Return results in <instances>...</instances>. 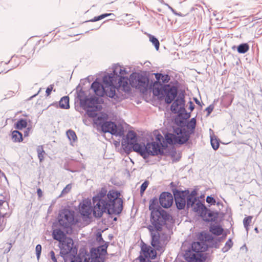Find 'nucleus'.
<instances>
[{
	"mask_svg": "<svg viewBox=\"0 0 262 262\" xmlns=\"http://www.w3.org/2000/svg\"><path fill=\"white\" fill-rule=\"evenodd\" d=\"M164 191L160 195L159 199L154 197L149 201V210L150 211V221L151 225L147 226L151 237V246L143 243L141 252L143 255H140V262H151L148 258L155 259L157 256L156 251L162 249L160 242V234L164 227Z\"/></svg>",
	"mask_w": 262,
	"mask_h": 262,
	"instance_id": "obj_1",
	"label": "nucleus"
},
{
	"mask_svg": "<svg viewBox=\"0 0 262 262\" xmlns=\"http://www.w3.org/2000/svg\"><path fill=\"white\" fill-rule=\"evenodd\" d=\"M106 193L107 190L102 188L93 197V215L95 217H101L104 212L117 215L122 211L123 201L120 192L110 190Z\"/></svg>",
	"mask_w": 262,
	"mask_h": 262,
	"instance_id": "obj_2",
	"label": "nucleus"
},
{
	"mask_svg": "<svg viewBox=\"0 0 262 262\" xmlns=\"http://www.w3.org/2000/svg\"><path fill=\"white\" fill-rule=\"evenodd\" d=\"M127 74L125 68L116 64L113 66V73L105 75L103 77V82L105 85L104 95L116 99L119 98L116 90L118 92L123 91L129 93L130 87L128 83V78L124 76Z\"/></svg>",
	"mask_w": 262,
	"mask_h": 262,
	"instance_id": "obj_3",
	"label": "nucleus"
},
{
	"mask_svg": "<svg viewBox=\"0 0 262 262\" xmlns=\"http://www.w3.org/2000/svg\"><path fill=\"white\" fill-rule=\"evenodd\" d=\"M122 146L124 151L129 153L132 150L139 154L144 159L151 156L162 154V150L160 149V145L156 142L144 143L137 142V134L133 130H129L126 136V140L122 142Z\"/></svg>",
	"mask_w": 262,
	"mask_h": 262,
	"instance_id": "obj_4",
	"label": "nucleus"
},
{
	"mask_svg": "<svg viewBox=\"0 0 262 262\" xmlns=\"http://www.w3.org/2000/svg\"><path fill=\"white\" fill-rule=\"evenodd\" d=\"M176 73L171 71L165 74V103L170 104L178 97V82L174 78Z\"/></svg>",
	"mask_w": 262,
	"mask_h": 262,
	"instance_id": "obj_5",
	"label": "nucleus"
},
{
	"mask_svg": "<svg viewBox=\"0 0 262 262\" xmlns=\"http://www.w3.org/2000/svg\"><path fill=\"white\" fill-rule=\"evenodd\" d=\"M129 86L139 89L140 92L144 93L149 90V79L145 75L139 73H133L128 79Z\"/></svg>",
	"mask_w": 262,
	"mask_h": 262,
	"instance_id": "obj_6",
	"label": "nucleus"
},
{
	"mask_svg": "<svg viewBox=\"0 0 262 262\" xmlns=\"http://www.w3.org/2000/svg\"><path fill=\"white\" fill-rule=\"evenodd\" d=\"M189 137L185 130L179 127L173 128L172 133L165 135V141L171 145L183 144L186 143Z\"/></svg>",
	"mask_w": 262,
	"mask_h": 262,
	"instance_id": "obj_7",
	"label": "nucleus"
},
{
	"mask_svg": "<svg viewBox=\"0 0 262 262\" xmlns=\"http://www.w3.org/2000/svg\"><path fill=\"white\" fill-rule=\"evenodd\" d=\"M76 222L74 211L64 209L59 212L58 223L60 226L64 228H71Z\"/></svg>",
	"mask_w": 262,
	"mask_h": 262,
	"instance_id": "obj_8",
	"label": "nucleus"
},
{
	"mask_svg": "<svg viewBox=\"0 0 262 262\" xmlns=\"http://www.w3.org/2000/svg\"><path fill=\"white\" fill-rule=\"evenodd\" d=\"M185 96L183 94H180L174 99L171 105L170 110L174 114H178L179 116L184 118L190 117V114L187 113L185 108Z\"/></svg>",
	"mask_w": 262,
	"mask_h": 262,
	"instance_id": "obj_9",
	"label": "nucleus"
},
{
	"mask_svg": "<svg viewBox=\"0 0 262 262\" xmlns=\"http://www.w3.org/2000/svg\"><path fill=\"white\" fill-rule=\"evenodd\" d=\"M156 81L150 83L149 90L152 91L153 95L157 96L160 99H164V84L160 81L162 80L164 83V74L162 73H154Z\"/></svg>",
	"mask_w": 262,
	"mask_h": 262,
	"instance_id": "obj_10",
	"label": "nucleus"
},
{
	"mask_svg": "<svg viewBox=\"0 0 262 262\" xmlns=\"http://www.w3.org/2000/svg\"><path fill=\"white\" fill-rule=\"evenodd\" d=\"M101 129L104 133H109L113 135L122 137L124 136V128L121 125H117L112 121H105L101 124Z\"/></svg>",
	"mask_w": 262,
	"mask_h": 262,
	"instance_id": "obj_11",
	"label": "nucleus"
},
{
	"mask_svg": "<svg viewBox=\"0 0 262 262\" xmlns=\"http://www.w3.org/2000/svg\"><path fill=\"white\" fill-rule=\"evenodd\" d=\"M77 249L74 247L73 240L70 237H67L62 241V245L60 254L61 256L71 253L72 254H77Z\"/></svg>",
	"mask_w": 262,
	"mask_h": 262,
	"instance_id": "obj_12",
	"label": "nucleus"
},
{
	"mask_svg": "<svg viewBox=\"0 0 262 262\" xmlns=\"http://www.w3.org/2000/svg\"><path fill=\"white\" fill-rule=\"evenodd\" d=\"M173 195L177 208L179 210L184 209L187 204V198L184 192L175 190H173Z\"/></svg>",
	"mask_w": 262,
	"mask_h": 262,
	"instance_id": "obj_13",
	"label": "nucleus"
},
{
	"mask_svg": "<svg viewBox=\"0 0 262 262\" xmlns=\"http://www.w3.org/2000/svg\"><path fill=\"white\" fill-rule=\"evenodd\" d=\"M79 211L81 215L89 217L91 213L93 212L91 201L83 200L81 202L79 205Z\"/></svg>",
	"mask_w": 262,
	"mask_h": 262,
	"instance_id": "obj_14",
	"label": "nucleus"
},
{
	"mask_svg": "<svg viewBox=\"0 0 262 262\" xmlns=\"http://www.w3.org/2000/svg\"><path fill=\"white\" fill-rule=\"evenodd\" d=\"M91 89L95 94L100 97H103L105 92V86H103L101 83L95 81L91 84Z\"/></svg>",
	"mask_w": 262,
	"mask_h": 262,
	"instance_id": "obj_15",
	"label": "nucleus"
},
{
	"mask_svg": "<svg viewBox=\"0 0 262 262\" xmlns=\"http://www.w3.org/2000/svg\"><path fill=\"white\" fill-rule=\"evenodd\" d=\"M190 207H192L193 210L200 214L201 216L206 214L208 211L206 207L198 200L192 205H190Z\"/></svg>",
	"mask_w": 262,
	"mask_h": 262,
	"instance_id": "obj_16",
	"label": "nucleus"
},
{
	"mask_svg": "<svg viewBox=\"0 0 262 262\" xmlns=\"http://www.w3.org/2000/svg\"><path fill=\"white\" fill-rule=\"evenodd\" d=\"M108 247V243H105L104 244L99 246L97 248H92L90 251L91 253L94 255L97 254L100 256L104 257L107 253V248Z\"/></svg>",
	"mask_w": 262,
	"mask_h": 262,
	"instance_id": "obj_17",
	"label": "nucleus"
},
{
	"mask_svg": "<svg viewBox=\"0 0 262 262\" xmlns=\"http://www.w3.org/2000/svg\"><path fill=\"white\" fill-rule=\"evenodd\" d=\"M191 248L192 250L195 252L192 254H202V252L206 250L207 246L204 242H194L192 243Z\"/></svg>",
	"mask_w": 262,
	"mask_h": 262,
	"instance_id": "obj_18",
	"label": "nucleus"
},
{
	"mask_svg": "<svg viewBox=\"0 0 262 262\" xmlns=\"http://www.w3.org/2000/svg\"><path fill=\"white\" fill-rule=\"evenodd\" d=\"M186 260L189 262H204L205 258L202 254H190L189 256L186 257Z\"/></svg>",
	"mask_w": 262,
	"mask_h": 262,
	"instance_id": "obj_19",
	"label": "nucleus"
},
{
	"mask_svg": "<svg viewBox=\"0 0 262 262\" xmlns=\"http://www.w3.org/2000/svg\"><path fill=\"white\" fill-rule=\"evenodd\" d=\"M101 100L96 97L88 98V102L86 105L82 108L84 110H86L87 107H93L94 106L99 105L101 103Z\"/></svg>",
	"mask_w": 262,
	"mask_h": 262,
	"instance_id": "obj_20",
	"label": "nucleus"
},
{
	"mask_svg": "<svg viewBox=\"0 0 262 262\" xmlns=\"http://www.w3.org/2000/svg\"><path fill=\"white\" fill-rule=\"evenodd\" d=\"M53 238L59 242H61L67 238L66 234L60 229H55L52 233Z\"/></svg>",
	"mask_w": 262,
	"mask_h": 262,
	"instance_id": "obj_21",
	"label": "nucleus"
},
{
	"mask_svg": "<svg viewBox=\"0 0 262 262\" xmlns=\"http://www.w3.org/2000/svg\"><path fill=\"white\" fill-rule=\"evenodd\" d=\"M77 98L80 101V106L82 108H84L88 102V98L85 94V92L81 90H80L79 92L77 93Z\"/></svg>",
	"mask_w": 262,
	"mask_h": 262,
	"instance_id": "obj_22",
	"label": "nucleus"
},
{
	"mask_svg": "<svg viewBox=\"0 0 262 262\" xmlns=\"http://www.w3.org/2000/svg\"><path fill=\"white\" fill-rule=\"evenodd\" d=\"M102 109L101 105L94 106L93 107H87L86 109V114L89 117L91 118H94L96 117L97 113V112L100 111Z\"/></svg>",
	"mask_w": 262,
	"mask_h": 262,
	"instance_id": "obj_23",
	"label": "nucleus"
},
{
	"mask_svg": "<svg viewBox=\"0 0 262 262\" xmlns=\"http://www.w3.org/2000/svg\"><path fill=\"white\" fill-rule=\"evenodd\" d=\"M197 193L195 190L191 191V193L187 198V206L190 207V205H192L197 201L196 195Z\"/></svg>",
	"mask_w": 262,
	"mask_h": 262,
	"instance_id": "obj_24",
	"label": "nucleus"
},
{
	"mask_svg": "<svg viewBox=\"0 0 262 262\" xmlns=\"http://www.w3.org/2000/svg\"><path fill=\"white\" fill-rule=\"evenodd\" d=\"M173 202L172 195L170 193L165 192V208L170 207Z\"/></svg>",
	"mask_w": 262,
	"mask_h": 262,
	"instance_id": "obj_25",
	"label": "nucleus"
},
{
	"mask_svg": "<svg viewBox=\"0 0 262 262\" xmlns=\"http://www.w3.org/2000/svg\"><path fill=\"white\" fill-rule=\"evenodd\" d=\"M59 106L63 109H68L70 108L69 97L64 96L61 98L59 102Z\"/></svg>",
	"mask_w": 262,
	"mask_h": 262,
	"instance_id": "obj_26",
	"label": "nucleus"
},
{
	"mask_svg": "<svg viewBox=\"0 0 262 262\" xmlns=\"http://www.w3.org/2000/svg\"><path fill=\"white\" fill-rule=\"evenodd\" d=\"M210 231L215 235H220L223 232V229L219 225H212L210 227Z\"/></svg>",
	"mask_w": 262,
	"mask_h": 262,
	"instance_id": "obj_27",
	"label": "nucleus"
},
{
	"mask_svg": "<svg viewBox=\"0 0 262 262\" xmlns=\"http://www.w3.org/2000/svg\"><path fill=\"white\" fill-rule=\"evenodd\" d=\"M12 139L14 142H19L23 140L22 134L18 130H14L12 133Z\"/></svg>",
	"mask_w": 262,
	"mask_h": 262,
	"instance_id": "obj_28",
	"label": "nucleus"
},
{
	"mask_svg": "<svg viewBox=\"0 0 262 262\" xmlns=\"http://www.w3.org/2000/svg\"><path fill=\"white\" fill-rule=\"evenodd\" d=\"M27 125V122L25 119H19L15 124V128L17 129H22Z\"/></svg>",
	"mask_w": 262,
	"mask_h": 262,
	"instance_id": "obj_29",
	"label": "nucleus"
},
{
	"mask_svg": "<svg viewBox=\"0 0 262 262\" xmlns=\"http://www.w3.org/2000/svg\"><path fill=\"white\" fill-rule=\"evenodd\" d=\"M37 152L38 158L39 159V162L41 163L44 159V155L46 154L43 150L42 146H39L37 148Z\"/></svg>",
	"mask_w": 262,
	"mask_h": 262,
	"instance_id": "obj_30",
	"label": "nucleus"
},
{
	"mask_svg": "<svg viewBox=\"0 0 262 262\" xmlns=\"http://www.w3.org/2000/svg\"><path fill=\"white\" fill-rule=\"evenodd\" d=\"M249 49L247 43H242L239 45L237 47V51L239 53L244 54L247 52Z\"/></svg>",
	"mask_w": 262,
	"mask_h": 262,
	"instance_id": "obj_31",
	"label": "nucleus"
},
{
	"mask_svg": "<svg viewBox=\"0 0 262 262\" xmlns=\"http://www.w3.org/2000/svg\"><path fill=\"white\" fill-rule=\"evenodd\" d=\"M149 41L152 42V43L154 45L155 49L157 51H158L159 49L160 43L158 39L156 38L154 36L149 34Z\"/></svg>",
	"mask_w": 262,
	"mask_h": 262,
	"instance_id": "obj_32",
	"label": "nucleus"
},
{
	"mask_svg": "<svg viewBox=\"0 0 262 262\" xmlns=\"http://www.w3.org/2000/svg\"><path fill=\"white\" fill-rule=\"evenodd\" d=\"M155 135H156V139L157 141H159L160 144L159 143V145H160V149L161 150H162V154H161V155H164V151H163V148H164V143H162L161 142V140L163 139V142L164 143V138L163 137V136L159 133H158V134H155ZM158 143V142H157ZM160 155H161V154H159Z\"/></svg>",
	"mask_w": 262,
	"mask_h": 262,
	"instance_id": "obj_33",
	"label": "nucleus"
},
{
	"mask_svg": "<svg viewBox=\"0 0 262 262\" xmlns=\"http://www.w3.org/2000/svg\"><path fill=\"white\" fill-rule=\"evenodd\" d=\"M91 257L93 262H104L105 260L104 257L100 256L97 254L94 255L93 253H91Z\"/></svg>",
	"mask_w": 262,
	"mask_h": 262,
	"instance_id": "obj_34",
	"label": "nucleus"
},
{
	"mask_svg": "<svg viewBox=\"0 0 262 262\" xmlns=\"http://www.w3.org/2000/svg\"><path fill=\"white\" fill-rule=\"evenodd\" d=\"M67 135L70 141L75 142L77 140V136L74 131L69 129L67 132Z\"/></svg>",
	"mask_w": 262,
	"mask_h": 262,
	"instance_id": "obj_35",
	"label": "nucleus"
},
{
	"mask_svg": "<svg viewBox=\"0 0 262 262\" xmlns=\"http://www.w3.org/2000/svg\"><path fill=\"white\" fill-rule=\"evenodd\" d=\"M252 219V216H248L244 218V219L243 220L244 226L247 231V232H248L249 225L251 223Z\"/></svg>",
	"mask_w": 262,
	"mask_h": 262,
	"instance_id": "obj_36",
	"label": "nucleus"
},
{
	"mask_svg": "<svg viewBox=\"0 0 262 262\" xmlns=\"http://www.w3.org/2000/svg\"><path fill=\"white\" fill-rule=\"evenodd\" d=\"M111 15H114V14L113 13H104V14H102L98 16H96L94 18H93L92 19L89 20L90 21H92V22H94V21H98V20H100L102 19H103L105 17H107V16H111Z\"/></svg>",
	"mask_w": 262,
	"mask_h": 262,
	"instance_id": "obj_37",
	"label": "nucleus"
},
{
	"mask_svg": "<svg viewBox=\"0 0 262 262\" xmlns=\"http://www.w3.org/2000/svg\"><path fill=\"white\" fill-rule=\"evenodd\" d=\"M210 142L212 148L214 150H217L219 148L220 145L218 140L216 138L213 139V138L212 136H211Z\"/></svg>",
	"mask_w": 262,
	"mask_h": 262,
	"instance_id": "obj_38",
	"label": "nucleus"
},
{
	"mask_svg": "<svg viewBox=\"0 0 262 262\" xmlns=\"http://www.w3.org/2000/svg\"><path fill=\"white\" fill-rule=\"evenodd\" d=\"M71 189H72V184H68L61 191V193L59 195V197H62V196H63L65 195H66L67 193H68L71 191Z\"/></svg>",
	"mask_w": 262,
	"mask_h": 262,
	"instance_id": "obj_39",
	"label": "nucleus"
},
{
	"mask_svg": "<svg viewBox=\"0 0 262 262\" xmlns=\"http://www.w3.org/2000/svg\"><path fill=\"white\" fill-rule=\"evenodd\" d=\"M233 243L231 239H229L228 241L226 243L225 246L222 248L223 252L228 251L232 246Z\"/></svg>",
	"mask_w": 262,
	"mask_h": 262,
	"instance_id": "obj_40",
	"label": "nucleus"
},
{
	"mask_svg": "<svg viewBox=\"0 0 262 262\" xmlns=\"http://www.w3.org/2000/svg\"><path fill=\"white\" fill-rule=\"evenodd\" d=\"M149 185V181H145L141 185L140 187V194L142 195L144 192H145V190L147 188L148 186Z\"/></svg>",
	"mask_w": 262,
	"mask_h": 262,
	"instance_id": "obj_41",
	"label": "nucleus"
},
{
	"mask_svg": "<svg viewBox=\"0 0 262 262\" xmlns=\"http://www.w3.org/2000/svg\"><path fill=\"white\" fill-rule=\"evenodd\" d=\"M35 251L37 259L39 260L41 252V246L40 244H38L36 245L35 248Z\"/></svg>",
	"mask_w": 262,
	"mask_h": 262,
	"instance_id": "obj_42",
	"label": "nucleus"
},
{
	"mask_svg": "<svg viewBox=\"0 0 262 262\" xmlns=\"http://www.w3.org/2000/svg\"><path fill=\"white\" fill-rule=\"evenodd\" d=\"M196 126V120L194 118L191 119L188 124V127L192 129H194Z\"/></svg>",
	"mask_w": 262,
	"mask_h": 262,
	"instance_id": "obj_43",
	"label": "nucleus"
},
{
	"mask_svg": "<svg viewBox=\"0 0 262 262\" xmlns=\"http://www.w3.org/2000/svg\"><path fill=\"white\" fill-rule=\"evenodd\" d=\"M73 258H71V262H82V258L79 256H76V254H72Z\"/></svg>",
	"mask_w": 262,
	"mask_h": 262,
	"instance_id": "obj_44",
	"label": "nucleus"
},
{
	"mask_svg": "<svg viewBox=\"0 0 262 262\" xmlns=\"http://www.w3.org/2000/svg\"><path fill=\"white\" fill-rule=\"evenodd\" d=\"M51 259L53 260V262H57V258L55 256L54 252L52 250L49 253Z\"/></svg>",
	"mask_w": 262,
	"mask_h": 262,
	"instance_id": "obj_45",
	"label": "nucleus"
},
{
	"mask_svg": "<svg viewBox=\"0 0 262 262\" xmlns=\"http://www.w3.org/2000/svg\"><path fill=\"white\" fill-rule=\"evenodd\" d=\"M206 202L208 203L214 204L215 203V200L213 198L208 196L206 198Z\"/></svg>",
	"mask_w": 262,
	"mask_h": 262,
	"instance_id": "obj_46",
	"label": "nucleus"
},
{
	"mask_svg": "<svg viewBox=\"0 0 262 262\" xmlns=\"http://www.w3.org/2000/svg\"><path fill=\"white\" fill-rule=\"evenodd\" d=\"M96 239H97V241L99 243H100V242L104 243V240L103 239L102 234L100 233H98L97 234Z\"/></svg>",
	"mask_w": 262,
	"mask_h": 262,
	"instance_id": "obj_47",
	"label": "nucleus"
},
{
	"mask_svg": "<svg viewBox=\"0 0 262 262\" xmlns=\"http://www.w3.org/2000/svg\"><path fill=\"white\" fill-rule=\"evenodd\" d=\"M53 90V86L52 85H50L49 86L47 89H46V95L47 96H49Z\"/></svg>",
	"mask_w": 262,
	"mask_h": 262,
	"instance_id": "obj_48",
	"label": "nucleus"
},
{
	"mask_svg": "<svg viewBox=\"0 0 262 262\" xmlns=\"http://www.w3.org/2000/svg\"><path fill=\"white\" fill-rule=\"evenodd\" d=\"M214 106L212 105H210L206 108V111L207 112L208 115H209L213 111Z\"/></svg>",
	"mask_w": 262,
	"mask_h": 262,
	"instance_id": "obj_49",
	"label": "nucleus"
},
{
	"mask_svg": "<svg viewBox=\"0 0 262 262\" xmlns=\"http://www.w3.org/2000/svg\"><path fill=\"white\" fill-rule=\"evenodd\" d=\"M189 109L190 110V112H192L194 110V105L193 102L191 101H189Z\"/></svg>",
	"mask_w": 262,
	"mask_h": 262,
	"instance_id": "obj_50",
	"label": "nucleus"
},
{
	"mask_svg": "<svg viewBox=\"0 0 262 262\" xmlns=\"http://www.w3.org/2000/svg\"><path fill=\"white\" fill-rule=\"evenodd\" d=\"M37 195L39 197H41L42 195V190L40 188L37 189Z\"/></svg>",
	"mask_w": 262,
	"mask_h": 262,
	"instance_id": "obj_51",
	"label": "nucleus"
},
{
	"mask_svg": "<svg viewBox=\"0 0 262 262\" xmlns=\"http://www.w3.org/2000/svg\"><path fill=\"white\" fill-rule=\"evenodd\" d=\"M170 185L171 187L172 191L173 192V190H177L176 188V186L175 184H174L173 182H171Z\"/></svg>",
	"mask_w": 262,
	"mask_h": 262,
	"instance_id": "obj_52",
	"label": "nucleus"
},
{
	"mask_svg": "<svg viewBox=\"0 0 262 262\" xmlns=\"http://www.w3.org/2000/svg\"><path fill=\"white\" fill-rule=\"evenodd\" d=\"M0 177H1V178L3 177V178H5V179L7 181V177H6L5 174L4 173V172H2L1 170V172H0Z\"/></svg>",
	"mask_w": 262,
	"mask_h": 262,
	"instance_id": "obj_53",
	"label": "nucleus"
},
{
	"mask_svg": "<svg viewBox=\"0 0 262 262\" xmlns=\"http://www.w3.org/2000/svg\"><path fill=\"white\" fill-rule=\"evenodd\" d=\"M169 214L165 211V222L169 219Z\"/></svg>",
	"mask_w": 262,
	"mask_h": 262,
	"instance_id": "obj_54",
	"label": "nucleus"
},
{
	"mask_svg": "<svg viewBox=\"0 0 262 262\" xmlns=\"http://www.w3.org/2000/svg\"><path fill=\"white\" fill-rule=\"evenodd\" d=\"M165 5H166L168 7V8L169 9H170L174 13H176L174 12V10L171 7H170L168 5L165 3Z\"/></svg>",
	"mask_w": 262,
	"mask_h": 262,
	"instance_id": "obj_55",
	"label": "nucleus"
},
{
	"mask_svg": "<svg viewBox=\"0 0 262 262\" xmlns=\"http://www.w3.org/2000/svg\"><path fill=\"white\" fill-rule=\"evenodd\" d=\"M194 100L196 104L201 105L200 101L197 98H194Z\"/></svg>",
	"mask_w": 262,
	"mask_h": 262,
	"instance_id": "obj_56",
	"label": "nucleus"
},
{
	"mask_svg": "<svg viewBox=\"0 0 262 262\" xmlns=\"http://www.w3.org/2000/svg\"><path fill=\"white\" fill-rule=\"evenodd\" d=\"M7 214H7V213H4V214H2L1 213V218H2V217L4 218L5 217H6V216H7Z\"/></svg>",
	"mask_w": 262,
	"mask_h": 262,
	"instance_id": "obj_57",
	"label": "nucleus"
},
{
	"mask_svg": "<svg viewBox=\"0 0 262 262\" xmlns=\"http://www.w3.org/2000/svg\"><path fill=\"white\" fill-rule=\"evenodd\" d=\"M83 262H93V261H90L89 259H88L86 258H85Z\"/></svg>",
	"mask_w": 262,
	"mask_h": 262,
	"instance_id": "obj_58",
	"label": "nucleus"
},
{
	"mask_svg": "<svg viewBox=\"0 0 262 262\" xmlns=\"http://www.w3.org/2000/svg\"><path fill=\"white\" fill-rule=\"evenodd\" d=\"M177 154V152L176 151L172 152H171V156L173 157L174 155Z\"/></svg>",
	"mask_w": 262,
	"mask_h": 262,
	"instance_id": "obj_59",
	"label": "nucleus"
},
{
	"mask_svg": "<svg viewBox=\"0 0 262 262\" xmlns=\"http://www.w3.org/2000/svg\"><path fill=\"white\" fill-rule=\"evenodd\" d=\"M11 248V244H10V246H9V248H8L7 252H9V251H10V250Z\"/></svg>",
	"mask_w": 262,
	"mask_h": 262,
	"instance_id": "obj_60",
	"label": "nucleus"
},
{
	"mask_svg": "<svg viewBox=\"0 0 262 262\" xmlns=\"http://www.w3.org/2000/svg\"><path fill=\"white\" fill-rule=\"evenodd\" d=\"M254 230L256 231V233H258V229L257 227H256L255 229H254Z\"/></svg>",
	"mask_w": 262,
	"mask_h": 262,
	"instance_id": "obj_61",
	"label": "nucleus"
},
{
	"mask_svg": "<svg viewBox=\"0 0 262 262\" xmlns=\"http://www.w3.org/2000/svg\"><path fill=\"white\" fill-rule=\"evenodd\" d=\"M117 221V217H114L113 221Z\"/></svg>",
	"mask_w": 262,
	"mask_h": 262,
	"instance_id": "obj_62",
	"label": "nucleus"
},
{
	"mask_svg": "<svg viewBox=\"0 0 262 262\" xmlns=\"http://www.w3.org/2000/svg\"><path fill=\"white\" fill-rule=\"evenodd\" d=\"M4 203V201L3 200H0V205H2Z\"/></svg>",
	"mask_w": 262,
	"mask_h": 262,
	"instance_id": "obj_63",
	"label": "nucleus"
},
{
	"mask_svg": "<svg viewBox=\"0 0 262 262\" xmlns=\"http://www.w3.org/2000/svg\"><path fill=\"white\" fill-rule=\"evenodd\" d=\"M36 95H37V94L34 95L33 96H32V97H31L30 98V99H31L33 97H34L36 96Z\"/></svg>",
	"mask_w": 262,
	"mask_h": 262,
	"instance_id": "obj_64",
	"label": "nucleus"
}]
</instances>
